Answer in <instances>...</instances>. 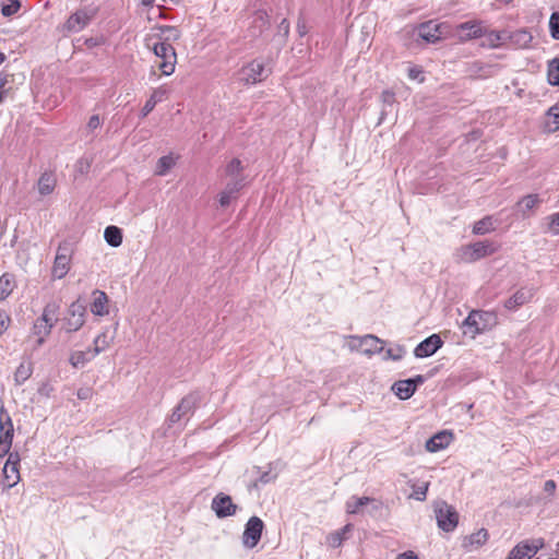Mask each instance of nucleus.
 Listing matches in <instances>:
<instances>
[{
  "mask_svg": "<svg viewBox=\"0 0 559 559\" xmlns=\"http://www.w3.org/2000/svg\"><path fill=\"white\" fill-rule=\"evenodd\" d=\"M495 324V313L484 310H472L463 321L464 333L472 337L490 330Z\"/></svg>",
  "mask_w": 559,
  "mask_h": 559,
  "instance_id": "f257e3e1",
  "label": "nucleus"
},
{
  "mask_svg": "<svg viewBox=\"0 0 559 559\" xmlns=\"http://www.w3.org/2000/svg\"><path fill=\"white\" fill-rule=\"evenodd\" d=\"M97 15V8L84 5L75 10L63 23L62 32L76 34L86 28Z\"/></svg>",
  "mask_w": 559,
  "mask_h": 559,
  "instance_id": "f03ea898",
  "label": "nucleus"
},
{
  "mask_svg": "<svg viewBox=\"0 0 559 559\" xmlns=\"http://www.w3.org/2000/svg\"><path fill=\"white\" fill-rule=\"evenodd\" d=\"M433 512L438 527L445 532H453L459 525L460 515L454 507L444 500H438L433 503Z\"/></svg>",
  "mask_w": 559,
  "mask_h": 559,
  "instance_id": "7ed1b4c3",
  "label": "nucleus"
},
{
  "mask_svg": "<svg viewBox=\"0 0 559 559\" xmlns=\"http://www.w3.org/2000/svg\"><path fill=\"white\" fill-rule=\"evenodd\" d=\"M150 50L159 59L157 67L162 74L165 76L171 75L177 64V53L174 46L169 43H159Z\"/></svg>",
  "mask_w": 559,
  "mask_h": 559,
  "instance_id": "20e7f679",
  "label": "nucleus"
},
{
  "mask_svg": "<svg viewBox=\"0 0 559 559\" xmlns=\"http://www.w3.org/2000/svg\"><path fill=\"white\" fill-rule=\"evenodd\" d=\"M496 250L497 248L491 241H476L463 246L459 251V258L465 263H472L495 253Z\"/></svg>",
  "mask_w": 559,
  "mask_h": 559,
  "instance_id": "39448f33",
  "label": "nucleus"
},
{
  "mask_svg": "<svg viewBox=\"0 0 559 559\" xmlns=\"http://www.w3.org/2000/svg\"><path fill=\"white\" fill-rule=\"evenodd\" d=\"M73 255L72 245L68 241L59 243L51 269V276L55 280L63 278L70 271V264Z\"/></svg>",
  "mask_w": 559,
  "mask_h": 559,
  "instance_id": "423d86ee",
  "label": "nucleus"
},
{
  "mask_svg": "<svg viewBox=\"0 0 559 559\" xmlns=\"http://www.w3.org/2000/svg\"><path fill=\"white\" fill-rule=\"evenodd\" d=\"M86 306L80 299L73 301L63 319V329L68 333L79 331L85 323Z\"/></svg>",
  "mask_w": 559,
  "mask_h": 559,
  "instance_id": "0eeeda50",
  "label": "nucleus"
},
{
  "mask_svg": "<svg viewBox=\"0 0 559 559\" xmlns=\"http://www.w3.org/2000/svg\"><path fill=\"white\" fill-rule=\"evenodd\" d=\"M349 346L352 349L360 350L367 356H372L383 352V342L372 335L367 334L365 336H349Z\"/></svg>",
  "mask_w": 559,
  "mask_h": 559,
  "instance_id": "6e6552de",
  "label": "nucleus"
},
{
  "mask_svg": "<svg viewBox=\"0 0 559 559\" xmlns=\"http://www.w3.org/2000/svg\"><path fill=\"white\" fill-rule=\"evenodd\" d=\"M270 70L265 68L262 60L255 59L242 67L239 72V80L245 84H255L265 80Z\"/></svg>",
  "mask_w": 559,
  "mask_h": 559,
  "instance_id": "1a4fd4ad",
  "label": "nucleus"
},
{
  "mask_svg": "<svg viewBox=\"0 0 559 559\" xmlns=\"http://www.w3.org/2000/svg\"><path fill=\"white\" fill-rule=\"evenodd\" d=\"M264 530V523L259 516H251L245 525L242 533V545L245 548H254L261 537Z\"/></svg>",
  "mask_w": 559,
  "mask_h": 559,
  "instance_id": "9d476101",
  "label": "nucleus"
},
{
  "mask_svg": "<svg viewBox=\"0 0 559 559\" xmlns=\"http://www.w3.org/2000/svg\"><path fill=\"white\" fill-rule=\"evenodd\" d=\"M425 378L420 374L408 378L405 380H399L393 383L392 391L400 400H408L416 392L418 385L423 384Z\"/></svg>",
  "mask_w": 559,
  "mask_h": 559,
  "instance_id": "9b49d317",
  "label": "nucleus"
},
{
  "mask_svg": "<svg viewBox=\"0 0 559 559\" xmlns=\"http://www.w3.org/2000/svg\"><path fill=\"white\" fill-rule=\"evenodd\" d=\"M212 510L218 519H225L236 514L238 506L231 500V497L225 493L216 495L211 503Z\"/></svg>",
  "mask_w": 559,
  "mask_h": 559,
  "instance_id": "f8f14e48",
  "label": "nucleus"
},
{
  "mask_svg": "<svg viewBox=\"0 0 559 559\" xmlns=\"http://www.w3.org/2000/svg\"><path fill=\"white\" fill-rule=\"evenodd\" d=\"M242 162L239 158H233L224 168L225 177L228 179L226 183H234L237 189L241 190L247 185V176L243 174Z\"/></svg>",
  "mask_w": 559,
  "mask_h": 559,
  "instance_id": "ddd939ff",
  "label": "nucleus"
},
{
  "mask_svg": "<svg viewBox=\"0 0 559 559\" xmlns=\"http://www.w3.org/2000/svg\"><path fill=\"white\" fill-rule=\"evenodd\" d=\"M543 546L540 538L520 543L509 552L507 559H531Z\"/></svg>",
  "mask_w": 559,
  "mask_h": 559,
  "instance_id": "4468645a",
  "label": "nucleus"
},
{
  "mask_svg": "<svg viewBox=\"0 0 559 559\" xmlns=\"http://www.w3.org/2000/svg\"><path fill=\"white\" fill-rule=\"evenodd\" d=\"M198 401L199 395L197 393H191L185 396L169 416V423L177 424L183 417L191 414L197 406Z\"/></svg>",
  "mask_w": 559,
  "mask_h": 559,
  "instance_id": "2eb2a0df",
  "label": "nucleus"
},
{
  "mask_svg": "<svg viewBox=\"0 0 559 559\" xmlns=\"http://www.w3.org/2000/svg\"><path fill=\"white\" fill-rule=\"evenodd\" d=\"M443 345L440 335L431 334L421 341L414 349V355L417 358H426L432 356Z\"/></svg>",
  "mask_w": 559,
  "mask_h": 559,
  "instance_id": "dca6fc26",
  "label": "nucleus"
},
{
  "mask_svg": "<svg viewBox=\"0 0 559 559\" xmlns=\"http://www.w3.org/2000/svg\"><path fill=\"white\" fill-rule=\"evenodd\" d=\"M534 288L522 287L518 289L510 298L504 301V308L510 311H515L521 306L528 302L534 296Z\"/></svg>",
  "mask_w": 559,
  "mask_h": 559,
  "instance_id": "f3484780",
  "label": "nucleus"
},
{
  "mask_svg": "<svg viewBox=\"0 0 559 559\" xmlns=\"http://www.w3.org/2000/svg\"><path fill=\"white\" fill-rule=\"evenodd\" d=\"M169 90L165 85L154 88L151 96L142 107L141 116L146 117L158 103H162L167 98Z\"/></svg>",
  "mask_w": 559,
  "mask_h": 559,
  "instance_id": "a211bd4d",
  "label": "nucleus"
},
{
  "mask_svg": "<svg viewBox=\"0 0 559 559\" xmlns=\"http://www.w3.org/2000/svg\"><path fill=\"white\" fill-rule=\"evenodd\" d=\"M451 440V432L440 431L426 441L425 448L428 452L435 453L445 449L450 444Z\"/></svg>",
  "mask_w": 559,
  "mask_h": 559,
  "instance_id": "6ab92c4d",
  "label": "nucleus"
},
{
  "mask_svg": "<svg viewBox=\"0 0 559 559\" xmlns=\"http://www.w3.org/2000/svg\"><path fill=\"white\" fill-rule=\"evenodd\" d=\"M93 302L91 304V311L95 316H106L108 314V297L105 292L95 289L92 293Z\"/></svg>",
  "mask_w": 559,
  "mask_h": 559,
  "instance_id": "aec40b11",
  "label": "nucleus"
},
{
  "mask_svg": "<svg viewBox=\"0 0 559 559\" xmlns=\"http://www.w3.org/2000/svg\"><path fill=\"white\" fill-rule=\"evenodd\" d=\"M56 185H57L56 174L51 170H46L40 175V177L37 181L38 193L41 197L49 195L53 192Z\"/></svg>",
  "mask_w": 559,
  "mask_h": 559,
  "instance_id": "412c9836",
  "label": "nucleus"
},
{
  "mask_svg": "<svg viewBox=\"0 0 559 559\" xmlns=\"http://www.w3.org/2000/svg\"><path fill=\"white\" fill-rule=\"evenodd\" d=\"M14 427L9 412L0 405V439L13 441Z\"/></svg>",
  "mask_w": 559,
  "mask_h": 559,
  "instance_id": "4be33fe9",
  "label": "nucleus"
},
{
  "mask_svg": "<svg viewBox=\"0 0 559 559\" xmlns=\"http://www.w3.org/2000/svg\"><path fill=\"white\" fill-rule=\"evenodd\" d=\"M440 26L433 21L421 23L418 26V36L427 43H436L440 39Z\"/></svg>",
  "mask_w": 559,
  "mask_h": 559,
  "instance_id": "5701e85b",
  "label": "nucleus"
},
{
  "mask_svg": "<svg viewBox=\"0 0 559 559\" xmlns=\"http://www.w3.org/2000/svg\"><path fill=\"white\" fill-rule=\"evenodd\" d=\"M270 26L269 15L263 10H258L252 15L251 21V35L260 36L264 31H266Z\"/></svg>",
  "mask_w": 559,
  "mask_h": 559,
  "instance_id": "b1692460",
  "label": "nucleus"
},
{
  "mask_svg": "<svg viewBox=\"0 0 559 559\" xmlns=\"http://www.w3.org/2000/svg\"><path fill=\"white\" fill-rule=\"evenodd\" d=\"M462 32L463 39L479 38L485 34L481 23L478 21H469L459 26Z\"/></svg>",
  "mask_w": 559,
  "mask_h": 559,
  "instance_id": "393cba45",
  "label": "nucleus"
},
{
  "mask_svg": "<svg viewBox=\"0 0 559 559\" xmlns=\"http://www.w3.org/2000/svg\"><path fill=\"white\" fill-rule=\"evenodd\" d=\"M508 38H509L511 46H513L515 48H521V49L527 48L533 40V36L526 29H516V31L512 32L508 36Z\"/></svg>",
  "mask_w": 559,
  "mask_h": 559,
  "instance_id": "a878e982",
  "label": "nucleus"
},
{
  "mask_svg": "<svg viewBox=\"0 0 559 559\" xmlns=\"http://www.w3.org/2000/svg\"><path fill=\"white\" fill-rule=\"evenodd\" d=\"M95 357L96 355H93V350L91 348L86 350H76L70 355L69 362L74 368H83Z\"/></svg>",
  "mask_w": 559,
  "mask_h": 559,
  "instance_id": "bb28decb",
  "label": "nucleus"
},
{
  "mask_svg": "<svg viewBox=\"0 0 559 559\" xmlns=\"http://www.w3.org/2000/svg\"><path fill=\"white\" fill-rule=\"evenodd\" d=\"M370 497L352 496L346 502V511L349 514H365L366 506Z\"/></svg>",
  "mask_w": 559,
  "mask_h": 559,
  "instance_id": "cd10ccee",
  "label": "nucleus"
},
{
  "mask_svg": "<svg viewBox=\"0 0 559 559\" xmlns=\"http://www.w3.org/2000/svg\"><path fill=\"white\" fill-rule=\"evenodd\" d=\"M488 531L480 528L477 532L465 537L463 546L465 548H477L483 546L488 540Z\"/></svg>",
  "mask_w": 559,
  "mask_h": 559,
  "instance_id": "c85d7f7f",
  "label": "nucleus"
},
{
  "mask_svg": "<svg viewBox=\"0 0 559 559\" xmlns=\"http://www.w3.org/2000/svg\"><path fill=\"white\" fill-rule=\"evenodd\" d=\"M114 337H115V332L109 335L107 330H105L100 334H98L94 340V348L92 349L93 355L97 356L98 354H100L102 352L107 349L110 346V344L112 343Z\"/></svg>",
  "mask_w": 559,
  "mask_h": 559,
  "instance_id": "c756f323",
  "label": "nucleus"
},
{
  "mask_svg": "<svg viewBox=\"0 0 559 559\" xmlns=\"http://www.w3.org/2000/svg\"><path fill=\"white\" fill-rule=\"evenodd\" d=\"M15 288L14 276L4 273L0 276V301L5 300Z\"/></svg>",
  "mask_w": 559,
  "mask_h": 559,
  "instance_id": "7c9ffc66",
  "label": "nucleus"
},
{
  "mask_svg": "<svg viewBox=\"0 0 559 559\" xmlns=\"http://www.w3.org/2000/svg\"><path fill=\"white\" fill-rule=\"evenodd\" d=\"M104 238L109 246L117 248L122 243V230L114 225L107 226Z\"/></svg>",
  "mask_w": 559,
  "mask_h": 559,
  "instance_id": "2f4dec72",
  "label": "nucleus"
},
{
  "mask_svg": "<svg viewBox=\"0 0 559 559\" xmlns=\"http://www.w3.org/2000/svg\"><path fill=\"white\" fill-rule=\"evenodd\" d=\"M176 160L173 154L162 156L156 163L155 175L165 176L176 165Z\"/></svg>",
  "mask_w": 559,
  "mask_h": 559,
  "instance_id": "473e14b6",
  "label": "nucleus"
},
{
  "mask_svg": "<svg viewBox=\"0 0 559 559\" xmlns=\"http://www.w3.org/2000/svg\"><path fill=\"white\" fill-rule=\"evenodd\" d=\"M2 473L5 487L12 488L20 481V471L17 466H9L4 464Z\"/></svg>",
  "mask_w": 559,
  "mask_h": 559,
  "instance_id": "72a5a7b5",
  "label": "nucleus"
},
{
  "mask_svg": "<svg viewBox=\"0 0 559 559\" xmlns=\"http://www.w3.org/2000/svg\"><path fill=\"white\" fill-rule=\"evenodd\" d=\"M540 202L538 194H528L518 202V206L523 216H526V213L535 209Z\"/></svg>",
  "mask_w": 559,
  "mask_h": 559,
  "instance_id": "f704fd0d",
  "label": "nucleus"
},
{
  "mask_svg": "<svg viewBox=\"0 0 559 559\" xmlns=\"http://www.w3.org/2000/svg\"><path fill=\"white\" fill-rule=\"evenodd\" d=\"M381 99L383 106L379 123H381L384 120V117L392 111L393 106L395 104V94L389 90L383 91L381 94Z\"/></svg>",
  "mask_w": 559,
  "mask_h": 559,
  "instance_id": "c9c22d12",
  "label": "nucleus"
},
{
  "mask_svg": "<svg viewBox=\"0 0 559 559\" xmlns=\"http://www.w3.org/2000/svg\"><path fill=\"white\" fill-rule=\"evenodd\" d=\"M239 191L234 183H226L224 190L219 193L218 202L221 206H228Z\"/></svg>",
  "mask_w": 559,
  "mask_h": 559,
  "instance_id": "e433bc0d",
  "label": "nucleus"
},
{
  "mask_svg": "<svg viewBox=\"0 0 559 559\" xmlns=\"http://www.w3.org/2000/svg\"><path fill=\"white\" fill-rule=\"evenodd\" d=\"M155 31L165 32L164 43H169L170 45L174 41H177L181 37V31L177 26L170 25H155Z\"/></svg>",
  "mask_w": 559,
  "mask_h": 559,
  "instance_id": "4c0bfd02",
  "label": "nucleus"
},
{
  "mask_svg": "<svg viewBox=\"0 0 559 559\" xmlns=\"http://www.w3.org/2000/svg\"><path fill=\"white\" fill-rule=\"evenodd\" d=\"M52 324H49L47 322H43L41 320L37 319L33 325L34 334L38 336V345H41L45 341V337L50 334Z\"/></svg>",
  "mask_w": 559,
  "mask_h": 559,
  "instance_id": "58836bf2",
  "label": "nucleus"
},
{
  "mask_svg": "<svg viewBox=\"0 0 559 559\" xmlns=\"http://www.w3.org/2000/svg\"><path fill=\"white\" fill-rule=\"evenodd\" d=\"M59 306L56 302H49L45 306L41 316L38 318L43 322H47L49 324L55 325L57 321Z\"/></svg>",
  "mask_w": 559,
  "mask_h": 559,
  "instance_id": "ea45409f",
  "label": "nucleus"
},
{
  "mask_svg": "<svg viewBox=\"0 0 559 559\" xmlns=\"http://www.w3.org/2000/svg\"><path fill=\"white\" fill-rule=\"evenodd\" d=\"M546 127L548 131L554 132L559 129V106L555 105L547 110Z\"/></svg>",
  "mask_w": 559,
  "mask_h": 559,
  "instance_id": "a19ab883",
  "label": "nucleus"
},
{
  "mask_svg": "<svg viewBox=\"0 0 559 559\" xmlns=\"http://www.w3.org/2000/svg\"><path fill=\"white\" fill-rule=\"evenodd\" d=\"M493 219L491 216H485L474 224L473 233L475 235H485L493 230Z\"/></svg>",
  "mask_w": 559,
  "mask_h": 559,
  "instance_id": "79ce46f5",
  "label": "nucleus"
},
{
  "mask_svg": "<svg viewBox=\"0 0 559 559\" xmlns=\"http://www.w3.org/2000/svg\"><path fill=\"white\" fill-rule=\"evenodd\" d=\"M165 32L155 31V26L152 27L151 33L144 38V45L147 49H152L154 45L164 43Z\"/></svg>",
  "mask_w": 559,
  "mask_h": 559,
  "instance_id": "37998d69",
  "label": "nucleus"
},
{
  "mask_svg": "<svg viewBox=\"0 0 559 559\" xmlns=\"http://www.w3.org/2000/svg\"><path fill=\"white\" fill-rule=\"evenodd\" d=\"M548 83L552 86L559 85V58H555L548 63Z\"/></svg>",
  "mask_w": 559,
  "mask_h": 559,
  "instance_id": "c03bdc74",
  "label": "nucleus"
},
{
  "mask_svg": "<svg viewBox=\"0 0 559 559\" xmlns=\"http://www.w3.org/2000/svg\"><path fill=\"white\" fill-rule=\"evenodd\" d=\"M32 372L31 364H20L14 373L16 384H23L32 376Z\"/></svg>",
  "mask_w": 559,
  "mask_h": 559,
  "instance_id": "a18cd8bd",
  "label": "nucleus"
},
{
  "mask_svg": "<svg viewBox=\"0 0 559 559\" xmlns=\"http://www.w3.org/2000/svg\"><path fill=\"white\" fill-rule=\"evenodd\" d=\"M258 473H259V476L255 479V481L253 483V487H255V488H259V486L267 485V484L274 481L276 478V475L273 474L271 469L263 471V472H261L259 469Z\"/></svg>",
  "mask_w": 559,
  "mask_h": 559,
  "instance_id": "49530a36",
  "label": "nucleus"
},
{
  "mask_svg": "<svg viewBox=\"0 0 559 559\" xmlns=\"http://www.w3.org/2000/svg\"><path fill=\"white\" fill-rule=\"evenodd\" d=\"M8 3L5 4H2L1 7V13L3 16H12L13 14H15L20 8H21V3L19 0H7Z\"/></svg>",
  "mask_w": 559,
  "mask_h": 559,
  "instance_id": "de8ad7c7",
  "label": "nucleus"
},
{
  "mask_svg": "<svg viewBox=\"0 0 559 559\" xmlns=\"http://www.w3.org/2000/svg\"><path fill=\"white\" fill-rule=\"evenodd\" d=\"M549 31L554 39L559 40V12H554L549 19Z\"/></svg>",
  "mask_w": 559,
  "mask_h": 559,
  "instance_id": "09e8293b",
  "label": "nucleus"
},
{
  "mask_svg": "<svg viewBox=\"0 0 559 559\" xmlns=\"http://www.w3.org/2000/svg\"><path fill=\"white\" fill-rule=\"evenodd\" d=\"M382 508L383 503L380 500L370 498L366 506L365 513L374 516L382 510Z\"/></svg>",
  "mask_w": 559,
  "mask_h": 559,
  "instance_id": "8fccbe9b",
  "label": "nucleus"
},
{
  "mask_svg": "<svg viewBox=\"0 0 559 559\" xmlns=\"http://www.w3.org/2000/svg\"><path fill=\"white\" fill-rule=\"evenodd\" d=\"M428 484H423L419 486H413V492L411 495L412 498L418 501H424L427 497Z\"/></svg>",
  "mask_w": 559,
  "mask_h": 559,
  "instance_id": "3c124183",
  "label": "nucleus"
},
{
  "mask_svg": "<svg viewBox=\"0 0 559 559\" xmlns=\"http://www.w3.org/2000/svg\"><path fill=\"white\" fill-rule=\"evenodd\" d=\"M548 228L555 236L559 235V212L548 216Z\"/></svg>",
  "mask_w": 559,
  "mask_h": 559,
  "instance_id": "603ef678",
  "label": "nucleus"
},
{
  "mask_svg": "<svg viewBox=\"0 0 559 559\" xmlns=\"http://www.w3.org/2000/svg\"><path fill=\"white\" fill-rule=\"evenodd\" d=\"M506 34L497 31H492L489 34V39L492 47H498L506 39Z\"/></svg>",
  "mask_w": 559,
  "mask_h": 559,
  "instance_id": "864d4df0",
  "label": "nucleus"
},
{
  "mask_svg": "<svg viewBox=\"0 0 559 559\" xmlns=\"http://www.w3.org/2000/svg\"><path fill=\"white\" fill-rule=\"evenodd\" d=\"M102 126V120L98 115H93L90 117L86 128L88 131H94Z\"/></svg>",
  "mask_w": 559,
  "mask_h": 559,
  "instance_id": "5fc2aeb1",
  "label": "nucleus"
},
{
  "mask_svg": "<svg viewBox=\"0 0 559 559\" xmlns=\"http://www.w3.org/2000/svg\"><path fill=\"white\" fill-rule=\"evenodd\" d=\"M20 461H21V457H20L19 452L13 451V452H10L8 454V459H7L5 465H9V466L12 465V466H17L19 467Z\"/></svg>",
  "mask_w": 559,
  "mask_h": 559,
  "instance_id": "6e6d98bb",
  "label": "nucleus"
},
{
  "mask_svg": "<svg viewBox=\"0 0 559 559\" xmlns=\"http://www.w3.org/2000/svg\"><path fill=\"white\" fill-rule=\"evenodd\" d=\"M9 323L10 317L4 311H0V336L8 330Z\"/></svg>",
  "mask_w": 559,
  "mask_h": 559,
  "instance_id": "4d7b16f0",
  "label": "nucleus"
},
{
  "mask_svg": "<svg viewBox=\"0 0 559 559\" xmlns=\"http://www.w3.org/2000/svg\"><path fill=\"white\" fill-rule=\"evenodd\" d=\"M76 396L80 400H90L93 396V389L88 386L80 388L76 392Z\"/></svg>",
  "mask_w": 559,
  "mask_h": 559,
  "instance_id": "13d9d810",
  "label": "nucleus"
},
{
  "mask_svg": "<svg viewBox=\"0 0 559 559\" xmlns=\"http://www.w3.org/2000/svg\"><path fill=\"white\" fill-rule=\"evenodd\" d=\"M12 441L0 439V459L10 453Z\"/></svg>",
  "mask_w": 559,
  "mask_h": 559,
  "instance_id": "bf43d9fd",
  "label": "nucleus"
},
{
  "mask_svg": "<svg viewBox=\"0 0 559 559\" xmlns=\"http://www.w3.org/2000/svg\"><path fill=\"white\" fill-rule=\"evenodd\" d=\"M385 359L399 360L402 358V349L397 348L396 350L389 348L384 354Z\"/></svg>",
  "mask_w": 559,
  "mask_h": 559,
  "instance_id": "052dcab7",
  "label": "nucleus"
},
{
  "mask_svg": "<svg viewBox=\"0 0 559 559\" xmlns=\"http://www.w3.org/2000/svg\"><path fill=\"white\" fill-rule=\"evenodd\" d=\"M289 22L286 19H283L277 26L278 33L283 34L284 37H287L289 34Z\"/></svg>",
  "mask_w": 559,
  "mask_h": 559,
  "instance_id": "680f3d73",
  "label": "nucleus"
},
{
  "mask_svg": "<svg viewBox=\"0 0 559 559\" xmlns=\"http://www.w3.org/2000/svg\"><path fill=\"white\" fill-rule=\"evenodd\" d=\"M556 488H557V485L554 480L549 479V480H546L545 484H544V491L548 495V496H554L555 492H556Z\"/></svg>",
  "mask_w": 559,
  "mask_h": 559,
  "instance_id": "e2e57ef3",
  "label": "nucleus"
},
{
  "mask_svg": "<svg viewBox=\"0 0 559 559\" xmlns=\"http://www.w3.org/2000/svg\"><path fill=\"white\" fill-rule=\"evenodd\" d=\"M297 32H298L299 36H301V37L308 33V27H307L306 21L301 17L297 22Z\"/></svg>",
  "mask_w": 559,
  "mask_h": 559,
  "instance_id": "0e129e2a",
  "label": "nucleus"
},
{
  "mask_svg": "<svg viewBox=\"0 0 559 559\" xmlns=\"http://www.w3.org/2000/svg\"><path fill=\"white\" fill-rule=\"evenodd\" d=\"M395 559H418V556L416 555L415 551L407 550V551H404V552L397 555V557Z\"/></svg>",
  "mask_w": 559,
  "mask_h": 559,
  "instance_id": "69168bd1",
  "label": "nucleus"
},
{
  "mask_svg": "<svg viewBox=\"0 0 559 559\" xmlns=\"http://www.w3.org/2000/svg\"><path fill=\"white\" fill-rule=\"evenodd\" d=\"M100 44V39L97 38V37H90V38H86L85 39V45L88 47V48H93V47H96Z\"/></svg>",
  "mask_w": 559,
  "mask_h": 559,
  "instance_id": "338daca9",
  "label": "nucleus"
},
{
  "mask_svg": "<svg viewBox=\"0 0 559 559\" xmlns=\"http://www.w3.org/2000/svg\"><path fill=\"white\" fill-rule=\"evenodd\" d=\"M7 83H8L7 75L0 73V92L4 93L3 88H4Z\"/></svg>",
  "mask_w": 559,
  "mask_h": 559,
  "instance_id": "774afa93",
  "label": "nucleus"
}]
</instances>
